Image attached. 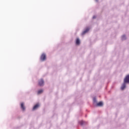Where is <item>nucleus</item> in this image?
Instances as JSON below:
<instances>
[{
	"mask_svg": "<svg viewBox=\"0 0 129 129\" xmlns=\"http://www.w3.org/2000/svg\"><path fill=\"white\" fill-rule=\"evenodd\" d=\"M124 83H129V75H127L124 79Z\"/></svg>",
	"mask_w": 129,
	"mask_h": 129,
	"instance_id": "1",
	"label": "nucleus"
},
{
	"mask_svg": "<svg viewBox=\"0 0 129 129\" xmlns=\"http://www.w3.org/2000/svg\"><path fill=\"white\" fill-rule=\"evenodd\" d=\"M40 60L41 61H45L46 60V54L45 53H43L41 57H40Z\"/></svg>",
	"mask_w": 129,
	"mask_h": 129,
	"instance_id": "2",
	"label": "nucleus"
},
{
	"mask_svg": "<svg viewBox=\"0 0 129 129\" xmlns=\"http://www.w3.org/2000/svg\"><path fill=\"white\" fill-rule=\"evenodd\" d=\"M38 84L39 86H44V80L43 79H40L38 81Z\"/></svg>",
	"mask_w": 129,
	"mask_h": 129,
	"instance_id": "3",
	"label": "nucleus"
},
{
	"mask_svg": "<svg viewBox=\"0 0 129 129\" xmlns=\"http://www.w3.org/2000/svg\"><path fill=\"white\" fill-rule=\"evenodd\" d=\"M21 108L23 111H25L26 110V107H25V104H24V103H21Z\"/></svg>",
	"mask_w": 129,
	"mask_h": 129,
	"instance_id": "4",
	"label": "nucleus"
},
{
	"mask_svg": "<svg viewBox=\"0 0 129 129\" xmlns=\"http://www.w3.org/2000/svg\"><path fill=\"white\" fill-rule=\"evenodd\" d=\"M39 106H40V105L39 104H36L35 105H34V106L33 108V110H36V109H37V108H38L39 107Z\"/></svg>",
	"mask_w": 129,
	"mask_h": 129,
	"instance_id": "5",
	"label": "nucleus"
},
{
	"mask_svg": "<svg viewBox=\"0 0 129 129\" xmlns=\"http://www.w3.org/2000/svg\"><path fill=\"white\" fill-rule=\"evenodd\" d=\"M125 87H126V85H125V83L124 82L121 87V90H123Z\"/></svg>",
	"mask_w": 129,
	"mask_h": 129,
	"instance_id": "6",
	"label": "nucleus"
},
{
	"mask_svg": "<svg viewBox=\"0 0 129 129\" xmlns=\"http://www.w3.org/2000/svg\"><path fill=\"white\" fill-rule=\"evenodd\" d=\"M76 45H80V40L78 38H77L76 40Z\"/></svg>",
	"mask_w": 129,
	"mask_h": 129,
	"instance_id": "7",
	"label": "nucleus"
},
{
	"mask_svg": "<svg viewBox=\"0 0 129 129\" xmlns=\"http://www.w3.org/2000/svg\"><path fill=\"white\" fill-rule=\"evenodd\" d=\"M97 106H103V103L102 102H99V103H97Z\"/></svg>",
	"mask_w": 129,
	"mask_h": 129,
	"instance_id": "8",
	"label": "nucleus"
},
{
	"mask_svg": "<svg viewBox=\"0 0 129 129\" xmlns=\"http://www.w3.org/2000/svg\"><path fill=\"white\" fill-rule=\"evenodd\" d=\"M89 31V28H87L84 32H82V35H85Z\"/></svg>",
	"mask_w": 129,
	"mask_h": 129,
	"instance_id": "9",
	"label": "nucleus"
},
{
	"mask_svg": "<svg viewBox=\"0 0 129 129\" xmlns=\"http://www.w3.org/2000/svg\"><path fill=\"white\" fill-rule=\"evenodd\" d=\"M41 93H43V90H38L37 94H41Z\"/></svg>",
	"mask_w": 129,
	"mask_h": 129,
	"instance_id": "10",
	"label": "nucleus"
},
{
	"mask_svg": "<svg viewBox=\"0 0 129 129\" xmlns=\"http://www.w3.org/2000/svg\"><path fill=\"white\" fill-rule=\"evenodd\" d=\"M80 124H81V125H83V124H84V121H81Z\"/></svg>",
	"mask_w": 129,
	"mask_h": 129,
	"instance_id": "11",
	"label": "nucleus"
},
{
	"mask_svg": "<svg viewBox=\"0 0 129 129\" xmlns=\"http://www.w3.org/2000/svg\"><path fill=\"white\" fill-rule=\"evenodd\" d=\"M122 40H125V35H123L122 36Z\"/></svg>",
	"mask_w": 129,
	"mask_h": 129,
	"instance_id": "12",
	"label": "nucleus"
},
{
	"mask_svg": "<svg viewBox=\"0 0 129 129\" xmlns=\"http://www.w3.org/2000/svg\"><path fill=\"white\" fill-rule=\"evenodd\" d=\"M96 17L93 16V19H96Z\"/></svg>",
	"mask_w": 129,
	"mask_h": 129,
	"instance_id": "13",
	"label": "nucleus"
}]
</instances>
